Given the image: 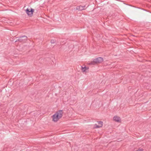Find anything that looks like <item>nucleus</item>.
Listing matches in <instances>:
<instances>
[{
    "mask_svg": "<svg viewBox=\"0 0 151 151\" xmlns=\"http://www.w3.org/2000/svg\"><path fill=\"white\" fill-rule=\"evenodd\" d=\"M63 111L59 110L55 114L52 116V120L54 122L57 121L59 119L61 118L63 115Z\"/></svg>",
    "mask_w": 151,
    "mask_h": 151,
    "instance_id": "obj_1",
    "label": "nucleus"
},
{
    "mask_svg": "<svg viewBox=\"0 0 151 151\" xmlns=\"http://www.w3.org/2000/svg\"><path fill=\"white\" fill-rule=\"evenodd\" d=\"M103 60V59L101 57L98 58L93 59V61L91 62L90 64L94 65L95 64H98L101 63Z\"/></svg>",
    "mask_w": 151,
    "mask_h": 151,
    "instance_id": "obj_2",
    "label": "nucleus"
},
{
    "mask_svg": "<svg viewBox=\"0 0 151 151\" xmlns=\"http://www.w3.org/2000/svg\"><path fill=\"white\" fill-rule=\"evenodd\" d=\"M34 10L32 8L30 10L27 8L26 10V12L29 16H31L33 14Z\"/></svg>",
    "mask_w": 151,
    "mask_h": 151,
    "instance_id": "obj_3",
    "label": "nucleus"
},
{
    "mask_svg": "<svg viewBox=\"0 0 151 151\" xmlns=\"http://www.w3.org/2000/svg\"><path fill=\"white\" fill-rule=\"evenodd\" d=\"M98 125L97 124H95L94 126V128H100L102 127L103 126V122L101 121H98L97 122Z\"/></svg>",
    "mask_w": 151,
    "mask_h": 151,
    "instance_id": "obj_4",
    "label": "nucleus"
},
{
    "mask_svg": "<svg viewBox=\"0 0 151 151\" xmlns=\"http://www.w3.org/2000/svg\"><path fill=\"white\" fill-rule=\"evenodd\" d=\"M27 39V37L25 36H23L20 37L18 40L20 42H23L26 40Z\"/></svg>",
    "mask_w": 151,
    "mask_h": 151,
    "instance_id": "obj_5",
    "label": "nucleus"
},
{
    "mask_svg": "<svg viewBox=\"0 0 151 151\" xmlns=\"http://www.w3.org/2000/svg\"><path fill=\"white\" fill-rule=\"evenodd\" d=\"M85 6H78L76 7V9L77 10H80V11H81L83 10H84L85 9Z\"/></svg>",
    "mask_w": 151,
    "mask_h": 151,
    "instance_id": "obj_6",
    "label": "nucleus"
},
{
    "mask_svg": "<svg viewBox=\"0 0 151 151\" xmlns=\"http://www.w3.org/2000/svg\"><path fill=\"white\" fill-rule=\"evenodd\" d=\"M88 68L86 67L85 66L83 67L81 66V70L83 72H87L88 71Z\"/></svg>",
    "mask_w": 151,
    "mask_h": 151,
    "instance_id": "obj_7",
    "label": "nucleus"
},
{
    "mask_svg": "<svg viewBox=\"0 0 151 151\" xmlns=\"http://www.w3.org/2000/svg\"><path fill=\"white\" fill-rule=\"evenodd\" d=\"M113 119L114 121L116 122H119L120 121V118L119 117H118L116 116H115L113 118Z\"/></svg>",
    "mask_w": 151,
    "mask_h": 151,
    "instance_id": "obj_8",
    "label": "nucleus"
},
{
    "mask_svg": "<svg viewBox=\"0 0 151 151\" xmlns=\"http://www.w3.org/2000/svg\"><path fill=\"white\" fill-rule=\"evenodd\" d=\"M55 40H52L51 41V43H54L55 42Z\"/></svg>",
    "mask_w": 151,
    "mask_h": 151,
    "instance_id": "obj_9",
    "label": "nucleus"
},
{
    "mask_svg": "<svg viewBox=\"0 0 151 151\" xmlns=\"http://www.w3.org/2000/svg\"><path fill=\"white\" fill-rule=\"evenodd\" d=\"M136 151H142V149H139L138 150H137Z\"/></svg>",
    "mask_w": 151,
    "mask_h": 151,
    "instance_id": "obj_10",
    "label": "nucleus"
}]
</instances>
